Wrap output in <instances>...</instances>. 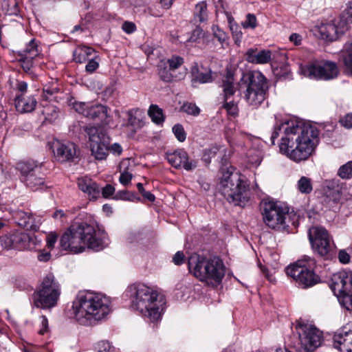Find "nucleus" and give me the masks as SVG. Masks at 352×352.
<instances>
[{
  "instance_id": "f257e3e1",
  "label": "nucleus",
  "mask_w": 352,
  "mask_h": 352,
  "mask_svg": "<svg viewBox=\"0 0 352 352\" xmlns=\"http://www.w3.org/2000/svg\"><path fill=\"white\" fill-rule=\"evenodd\" d=\"M282 127L284 128V135L279 145L280 151L294 162L307 160L319 143L318 129L310 124H282L274 128L271 137L273 144Z\"/></svg>"
},
{
  "instance_id": "f03ea898",
  "label": "nucleus",
  "mask_w": 352,
  "mask_h": 352,
  "mask_svg": "<svg viewBox=\"0 0 352 352\" xmlns=\"http://www.w3.org/2000/svg\"><path fill=\"white\" fill-rule=\"evenodd\" d=\"M107 234L85 222L75 223L60 238V245L65 250L74 253L83 252L86 248L100 251L108 245Z\"/></svg>"
},
{
  "instance_id": "7ed1b4c3",
  "label": "nucleus",
  "mask_w": 352,
  "mask_h": 352,
  "mask_svg": "<svg viewBox=\"0 0 352 352\" xmlns=\"http://www.w3.org/2000/svg\"><path fill=\"white\" fill-rule=\"evenodd\" d=\"M75 320L85 326H94L111 311V302L105 295L94 292L79 293L73 302Z\"/></svg>"
},
{
  "instance_id": "20e7f679",
  "label": "nucleus",
  "mask_w": 352,
  "mask_h": 352,
  "mask_svg": "<svg viewBox=\"0 0 352 352\" xmlns=\"http://www.w3.org/2000/svg\"><path fill=\"white\" fill-rule=\"evenodd\" d=\"M126 293L131 300V307L151 322H157L162 318L165 302L162 296L144 284L130 285Z\"/></svg>"
},
{
  "instance_id": "39448f33",
  "label": "nucleus",
  "mask_w": 352,
  "mask_h": 352,
  "mask_svg": "<svg viewBox=\"0 0 352 352\" xmlns=\"http://www.w3.org/2000/svg\"><path fill=\"white\" fill-rule=\"evenodd\" d=\"M188 266L195 277L213 287L221 283L226 274L225 265L217 256L206 258L193 254L188 258Z\"/></svg>"
},
{
  "instance_id": "423d86ee",
  "label": "nucleus",
  "mask_w": 352,
  "mask_h": 352,
  "mask_svg": "<svg viewBox=\"0 0 352 352\" xmlns=\"http://www.w3.org/2000/svg\"><path fill=\"white\" fill-rule=\"evenodd\" d=\"M269 85L266 77L259 71L244 75L239 82L242 98L252 109H258L268 96Z\"/></svg>"
},
{
  "instance_id": "0eeeda50",
  "label": "nucleus",
  "mask_w": 352,
  "mask_h": 352,
  "mask_svg": "<svg viewBox=\"0 0 352 352\" xmlns=\"http://www.w3.org/2000/svg\"><path fill=\"white\" fill-rule=\"evenodd\" d=\"M248 187L244 175L238 172L227 170L221 178L219 190L229 202L243 206L249 199Z\"/></svg>"
},
{
  "instance_id": "6e6552de",
  "label": "nucleus",
  "mask_w": 352,
  "mask_h": 352,
  "mask_svg": "<svg viewBox=\"0 0 352 352\" xmlns=\"http://www.w3.org/2000/svg\"><path fill=\"white\" fill-rule=\"evenodd\" d=\"M295 333L291 346L297 352H314L323 340L322 332L314 324L299 320L295 325Z\"/></svg>"
},
{
  "instance_id": "1a4fd4ad",
  "label": "nucleus",
  "mask_w": 352,
  "mask_h": 352,
  "mask_svg": "<svg viewBox=\"0 0 352 352\" xmlns=\"http://www.w3.org/2000/svg\"><path fill=\"white\" fill-rule=\"evenodd\" d=\"M60 294V284L52 274H48L34 294V304L37 308L52 309L57 305Z\"/></svg>"
},
{
  "instance_id": "9d476101",
  "label": "nucleus",
  "mask_w": 352,
  "mask_h": 352,
  "mask_svg": "<svg viewBox=\"0 0 352 352\" xmlns=\"http://www.w3.org/2000/svg\"><path fill=\"white\" fill-rule=\"evenodd\" d=\"M314 259L305 256L286 268L287 276L292 277L302 288L312 287L319 283L320 277L314 272Z\"/></svg>"
},
{
  "instance_id": "9b49d317",
  "label": "nucleus",
  "mask_w": 352,
  "mask_h": 352,
  "mask_svg": "<svg viewBox=\"0 0 352 352\" xmlns=\"http://www.w3.org/2000/svg\"><path fill=\"white\" fill-rule=\"evenodd\" d=\"M331 289L340 303L348 311H352V272H339L333 274Z\"/></svg>"
},
{
  "instance_id": "f8f14e48",
  "label": "nucleus",
  "mask_w": 352,
  "mask_h": 352,
  "mask_svg": "<svg viewBox=\"0 0 352 352\" xmlns=\"http://www.w3.org/2000/svg\"><path fill=\"white\" fill-rule=\"evenodd\" d=\"M42 163L34 160H28L17 164L16 169L21 174V181L25 185L37 190L44 185V175L41 172Z\"/></svg>"
},
{
  "instance_id": "ddd939ff",
  "label": "nucleus",
  "mask_w": 352,
  "mask_h": 352,
  "mask_svg": "<svg viewBox=\"0 0 352 352\" xmlns=\"http://www.w3.org/2000/svg\"><path fill=\"white\" fill-rule=\"evenodd\" d=\"M263 215L265 224L272 229L285 230L288 227V210L274 201L264 203Z\"/></svg>"
},
{
  "instance_id": "4468645a",
  "label": "nucleus",
  "mask_w": 352,
  "mask_h": 352,
  "mask_svg": "<svg viewBox=\"0 0 352 352\" xmlns=\"http://www.w3.org/2000/svg\"><path fill=\"white\" fill-rule=\"evenodd\" d=\"M304 76L316 80H329L338 76L336 63L331 61L315 62L301 68Z\"/></svg>"
},
{
  "instance_id": "2eb2a0df",
  "label": "nucleus",
  "mask_w": 352,
  "mask_h": 352,
  "mask_svg": "<svg viewBox=\"0 0 352 352\" xmlns=\"http://www.w3.org/2000/svg\"><path fill=\"white\" fill-rule=\"evenodd\" d=\"M309 239L314 250L320 256H326L330 252L331 239L325 228L312 227L309 230Z\"/></svg>"
},
{
  "instance_id": "dca6fc26",
  "label": "nucleus",
  "mask_w": 352,
  "mask_h": 352,
  "mask_svg": "<svg viewBox=\"0 0 352 352\" xmlns=\"http://www.w3.org/2000/svg\"><path fill=\"white\" fill-rule=\"evenodd\" d=\"M53 152L56 159L61 162L74 161L78 157L76 145L70 142L54 143Z\"/></svg>"
},
{
  "instance_id": "f3484780",
  "label": "nucleus",
  "mask_w": 352,
  "mask_h": 352,
  "mask_svg": "<svg viewBox=\"0 0 352 352\" xmlns=\"http://www.w3.org/2000/svg\"><path fill=\"white\" fill-rule=\"evenodd\" d=\"M168 162L175 168H184L186 170L190 171L197 167V162L189 160L188 153L183 149H178L173 153L166 154Z\"/></svg>"
},
{
  "instance_id": "a211bd4d",
  "label": "nucleus",
  "mask_w": 352,
  "mask_h": 352,
  "mask_svg": "<svg viewBox=\"0 0 352 352\" xmlns=\"http://www.w3.org/2000/svg\"><path fill=\"white\" fill-rule=\"evenodd\" d=\"M333 346L342 352H352V324H347L336 333Z\"/></svg>"
},
{
  "instance_id": "6ab92c4d",
  "label": "nucleus",
  "mask_w": 352,
  "mask_h": 352,
  "mask_svg": "<svg viewBox=\"0 0 352 352\" xmlns=\"http://www.w3.org/2000/svg\"><path fill=\"white\" fill-rule=\"evenodd\" d=\"M13 217L19 226L28 230H38L41 223L40 219H36L31 214L21 210H15L13 213Z\"/></svg>"
},
{
  "instance_id": "aec40b11",
  "label": "nucleus",
  "mask_w": 352,
  "mask_h": 352,
  "mask_svg": "<svg viewBox=\"0 0 352 352\" xmlns=\"http://www.w3.org/2000/svg\"><path fill=\"white\" fill-rule=\"evenodd\" d=\"M342 25L339 23L336 25L333 23L322 24L318 27V32L322 39L327 41L337 40L345 32H342Z\"/></svg>"
},
{
  "instance_id": "412c9836",
  "label": "nucleus",
  "mask_w": 352,
  "mask_h": 352,
  "mask_svg": "<svg viewBox=\"0 0 352 352\" xmlns=\"http://www.w3.org/2000/svg\"><path fill=\"white\" fill-rule=\"evenodd\" d=\"M35 241L36 238L34 235L22 232H12V242H14V248L32 249L35 245Z\"/></svg>"
},
{
  "instance_id": "4be33fe9",
  "label": "nucleus",
  "mask_w": 352,
  "mask_h": 352,
  "mask_svg": "<svg viewBox=\"0 0 352 352\" xmlns=\"http://www.w3.org/2000/svg\"><path fill=\"white\" fill-rule=\"evenodd\" d=\"M78 186L82 192L88 195L90 199H95L100 195V187L95 182L89 177H85L78 178Z\"/></svg>"
},
{
  "instance_id": "5701e85b",
  "label": "nucleus",
  "mask_w": 352,
  "mask_h": 352,
  "mask_svg": "<svg viewBox=\"0 0 352 352\" xmlns=\"http://www.w3.org/2000/svg\"><path fill=\"white\" fill-rule=\"evenodd\" d=\"M190 74L192 82L204 84L213 80L211 70L203 66L199 67L197 64L191 67Z\"/></svg>"
},
{
  "instance_id": "b1692460",
  "label": "nucleus",
  "mask_w": 352,
  "mask_h": 352,
  "mask_svg": "<svg viewBox=\"0 0 352 352\" xmlns=\"http://www.w3.org/2000/svg\"><path fill=\"white\" fill-rule=\"evenodd\" d=\"M246 60L253 64H265L272 59V52L270 50L258 51L257 49L250 48L246 54Z\"/></svg>"
},
{
  "instance_id": "393cba45",
  "label": "nucleus",
  "mask_w": 352,
  "mask_h": 352,
  "mask_svg": "<svg viewBox=\"0 0 352 352\" xmlns=\"http://www.w3.org/2000/svg\"><path fill=\"white\" fill-rule=\"evenodd\" d=\"M85 131L89 138V146L98 144H109L106 132L101 127L87 126Z\"/></svg>"
},
{
  "instance_id": "a878e982",
  "label": "nucleus",
  "mask_w": 352,
  "mask_h": 352,
  "mask_svg": "<svg viewBox=\"0 0 352 352\" xmlns=\"http://www.w3.org/2000/svg\"><path fill=\"white\" fill-rule=\"evenodd\" d=\"M16 109L21 113H30L34 110L37 101L31 96L25 97L23 94L16 96L14 100Z\"/></svg>"
},
{
  "instance_id": "bb28decb",
  "label": "nucleus",
  "mask_w": 352,
  "mask_h": 352,
  "mask_svg": "<svg viewBox=\"0 0 352 352\" xmlns=\"http://www.w3.org/2000/svg\"><path fill=\"white\" fill-rule=\"evenodd\" d=\"M342 197V187L338 184V181H330L325 190V201L327 204L338 203Z\"/></svg>"
},
{
  "instance_id": "cd10ccee",
  "label": "nucleus",
  "mask_w": 352,
  "mask_h": 352,
  "mask_svg": "<svg viewBox=\"0 0 352 352\" xmlns=\"http://www.w3.org/2000/svg\"><path fill=\"white\" fill-rule=\"evenodd\" d=\"M158 76L160 78L166 82H170L177 78L173 71L167 65L165 60H162L157 65Z\"/></svg>"
},
{
  "instance_id": "c85d7f7f",
  "label": "nucleus",
  "mask_w": 352,
  "mask_h": 352,
  "mask_svg": "<svg viewBox=\"0 0 352 352\" xmlns=\"http://www.w3.org/2000/svg\"><path fill=\"white\" fill-rule=\"evenodd\" d=\"M107 111L108 108L106 106L89 104L88 112L86 113V117L91 119L99 118L102 120L107 117Z\"/></svg>"
},
{
  "instance_id": "c756f323",
  "label": "nucleus",
  "mask_w": 352,
  "mask_h": 352,
  "mask_svg": "<svg viewBox=\"0 0 352 352\" xmlns=\"http://www.w3.org/2000/svg\"><path fill=\"white\" fill-rule=\"evenodd\" d=\"M94 50L87 46H79L74 52V60L77 63L85 62L91 56Z\"/></svg>"
},
{
  "instance_id": "7c9ffc66",
  "label": "nucleus",
  "mask_w": 352,
  "mask_h": 352,
  "mask_svg": "<svg viewBox=\"0 0 352 352\" xmlns=\"http://www.w3.org/2000/svg\"><path fill=\"white\" fill-rule=\"evenodd\" d=\"M340 57L346 66V72L349 75L352 76V43L344 46L343 50L340 52Z\"/></svg>"
},
{
  "instance_id": "2f4dec72",
  "label": "nucleus",
  "mask_w": 352,
  "mask_h": 352,
  "mask_svg": "<svg viewBox=\"0 0 352 352\" xmlns=\"http://www.w3.org/2000/svg\"><path fill=\"white\" fill-rule=\"evenodd\" d=\"M109 144H98L90 146L91 155L96 160H103L107 158L109 154Z\"/></svg>"
},
{
  "instance_id": "473e14b6",
  "label": "nucleus",
  "mask_w": 352,
  "mask_h": 352,
  "mask_svg": "<svg viewBox=\"0 0 352 352\" xmlns=\"http://www.w3.org/2000/svg\"><path fill=\"white\" fill-rule=\"evenodd\" d=\"M234 80V76L230 74H227L223 79L222 87L226 100L235 93Z\"/></svg>"
},
{
  "instance_id": "72a5a7b5",
  "label": "nucleus",
  "mask_w": 352,
  "mask_h": 352,
  "mask_svg": "<svg viewBox=\"0 0 352 352\" xmlns=\"http://www.w3.org/2000/svg\"><path fill=\"white\" fill-rule=\"evenodd\" d=\"M352 23V2H349L344 10L340 14L339 24L342 25V32L348 30V25Z\"/></svg>"
},
{
  "instance_id": "f704fd0d",
  "label": "nucleus",
  "mask_w": 352,
  "mask_h": 352,
  "mask_svg": "<svg viewBox=\"0 0 352 352\" xmlns=\"http://www.w3.org/2000/svg\"><path fill=\"white\" fill-rule=\"evenodd\" d=\"M148 114L151 118V120L157 124H160L164 121L163 110L157 104H151L150 106Z\"/></svg>"
},
{
  "instance_id": "c9c22d12",
  "label": "nucleus",
  "mask_w": 352,
  "mask_h": 352,
  "mask_svg": "<svg viewBox=\"0 0 352 352\" xmlns=\"http://www.w3.org/2000/svg\"><path fill=\"white\" fill-rule=\"evenodd\" d=\"M298 190L302 194L308 195L313 190L312 180L305 176H302L296 184Z\"/></svg>"
},
{
  "instance_id": "e433bc0d",
  "label": "nucleus",
  "mask_w": 352,
  "mask_h": 352,
  "mask_svg": "<svg viewBox=\"0 0 352 352\" xmlns=\"http://www.w3.org/2000/svg\"><path fill=\"white\" fill-rule=\"evenodd\" d=\"M195 21L202 23L207 20V5L204 2L198 3L195 9Z\"/></svg>"
},
{
  "instance_id": "4c0bfd02",
  "label": "nucleus",
  "mask_w": 352,
  "mask_h": 352,
  "mask_svg": "<svg viewBox=\"0 0 352 352\" xmlns=\"http://www.w3.org/2000/svg\"><path fill=\"white\" fill-rule=\"evenodd\" d=\"M19 56H24L28 58H35L38 55V50L37 45L34 39L30 41L25 49L21 50L18 52Z\"/></svg>"
},
{
  "instance_id": "58836bf2",
  "label": "nucleus",
  "mask_w": 352,
  "mask_h": 352,
  "mask_svg": "<svg viewBox=\"0 0 352 352\" xmlns=\"http://www.w3.org/2000/svg\"><path fill=\"white\" fill-rule=\"evenodd\" d=\"M337 175L342 179H351L352 178V161H349L342 165L338 170Z\"/></svg>"
},
{
  "instance_id": "ea45409f",
  "label": "nucleus",
  "mask_w": 352,
  "mask_h": 352,
  "mask_svg": "<svg viewBox=\"0 0 352 352\" xmlns=\"http://www.w3.org/2000/svg\"><path fill=\"white\" fill-rule=\"evenodd\" d=\"M214 36L217 38L219 42L223 47L224 44H227L228 36L225 32L221 30L218 26L214 25L212 28Z\"/></svg>"
},
{
  "instance_id": "a19ab883",
  "label": "nucleus",
  "mask_w": 352,
  "mask_h": 352,
  "mask_svg": "<svg viewBox=\"0 0 352 352\" xmlns=\"http://www.w3.org/2000/svg\"><path fill=\"white\" fill-rule=\"evenodd\" d=\"M165 62L167 63V65L174 72L184 63V59L180 56H173L170 58L165 60Z\"/></svg>"
},
{
  "instance_id": "79ce46f5",
  "label": "nucleus",
  "mask_w": 352,
  "mask_h": 352,
  "mask_svg": "<svg viewBox=\"0 0 352 352\" xmlns=\"http://www.w3.org/2000/svg\"><path fill=\"white\" fill-rule=\"evenodd\" d=\"M173 132L175 134L176 138L179 142H184L186 138V134L185 133V131L184 129V127L181 124H175L173 127Z\"/></svg>"
},
{
  "instance_id": "37998d69",
  "label": "nucleus",
  "mask_w": 352,
  "mask_h": 352,
  "mask_svg": "<svg viewBox=\"0 0 352 352\" xmlns=\"http://www.w3.org/2000/svg\"><path fill=\"white\" fill-rule=\"evenodd\" d=\"M182 108L186 113L192 116H197L200 112V109H199V107H197L195 104L191 103L184 104Z\"/></svg>"
},
{
  "instance_id": "c03bdc74",
  "label": "nucleus",
  "mask_w": 352,
  "mask_h": 352,
  "mask_svg": "<svg viewBox=\"0 0 352 352\" xmlns=\"http://www.w3.org/2000/svg\"><path fill=\"white\" fill-rule=\"evenodd\" d=\"M223 107L226 109L228 113L232 116H236L238 113V106L233 101L226 102L223 104Z\"/></svg>"
},
{
  "instance_id": "a18cd8bd",
  "label": "nucleus",
  "mask_w": 352,
  "mask_h": 352,
  "mask_svg": "<svg viewBox=\"0 0 352 352\" xmlns=\"http://www.w3.org/2000/svg\"><path fill=\"white\" fill-rule=\"evenodd\" d=\"M1 242L5 248H14V242H12V233L2 236L1 237Z\"/></svg>"
},
{
  "instance_id": "49530a36",
  "label": "nucleus",
  "mask_w": 352,
  "mask_h": 352,
  "mask_svg": "<svg viewBox=\"0 0 352 352\" xmlns=\"http://www.w3.org/2000/svg\"><path fill=\"white\" fill-rule=\"evenodd\" d=\"M244 28H254L256 26V18L253 14H248L246 16V20L243 23Z\"/></svg>"
},
{
  "instance_id": "de8ad7c7",
  "label": "nucleus",
  "mask_w": 352,
  "mask_h": 352,
  "mask_svg": "<svg viewBox=\"0 0 352 352\" xmlns=\"http://www.w3.org/2000/svg\"><path fill=\"white\" fill-rule=\"evenodd\" d=\"M19 60L21 62V67L25 72H29L32 67L33 65V59L34 58H28L24 56H20Z\"/></svg>"
},
{
  "instance_id": "09e8293b",
  "label": "nucleus",
  "mask_w": 352,
  "mask_h": 352,
  "mask_svg": "<svg viewBox=\"0 0 352 352\" xmlns=\"http://www.w3.org/2000/svg\"><path fill=\"white\" fill-rule=\"evenodd\" d=\"M89 104L85 102H76L74 104V109L79 113L86 117V113L88 112Z\"/></svg>"
},
{
  "instance_id": "8fccbe9b",
  "label": "nucleus",
  "mask_w": 352,
  "mask_h": 352,
  "mask_svg": "<svg viewBox=\"0 0 352 352\" xmlns=\"http://www.w3.org/2000/svg\"><path fill=\"white\" fill-rule=\"evenodd\" d=\"M132 178V173L125 170L121 173L119 181L122 185L127 186L131 182Z\"/></svg>"
},
{
  "instance_id": "3c124183",
  "label": "nucleus",
  "mask_w": 352,
  "mask_h": 352,
  "mask_svg": "<svg viewBox=\"0 0 352 352\" xmlns=\"http://www.w3.org/2000/svg\"><path fill=\"white\" fill-rule=\"evenodd\" d=\"M96 349L98 352H111L112 346L108 341H100L97 344Z\"/></svg>"
},
{
  "instance_id": "603ef678",
  "label": "nucleus",
  "mask_w": 352,
  "mask_h": 352,
  "mask_svg": "<svg viewBox=\"0 0 352 352\" xmlns=\"http://www.w3.org/2000/svg\"><path fill=\"white\" fill-rule=\"evenodd\" d=\"M58 91V88L56 82H52V85H45L43 87V93L52 96Z\"/></svg>"
},
{
  "instance_id": "864d4df0",
  "label": "nucleus",
  "mask_w": 352,
  "mask_h": 352,
  "mask_svg": "<svg viewBox=\"0 0 352 352\" xmlns=\"http://www.w3.org/2000/svg\"><path fill=\"white\" fill-rule=\"evenodd\" d=\"M340 123L342 126L346 129L352 128V113H348L343 118H340Z\"/></svg>"
},
{
  "instance_id": "5fc2aeb1",
  "label": "nucleus",
  "mask_w": 352,
  "mask_h": 352,
  "mask_svg": "<svg viewBox=\"0 0 352 352\" xmlns=\"http://www.w3.org/2000/svg\"><path fill=\"white\" fill-rule=\"evenodd\" d=\"M99 63L95 58H91L85 67V69L89 73H93L98 67Z\"/></svg>"
},
{
  "instance_id": "6e6d98bb",
  "label": "nucleus",
  "mask_w": 352,
  "mask_h": 352,
  "mask_svg": "<svg viewBox=\"0 0 352 352\" xmlns=\"http://www.w3.org/2000/svg\"><path fill=\"white\" fill-rule=\"evenodd\" d=\"M122 29L126 33L131 34L135 31L136 27L135 25L132 22L124 21L122 24Z\"/></svg>"
},
{
  "instance_id": "4d7b16f0",
  "label": "nucleus",
  "mask_w": 352,
  "mask_h": 352,
  "mask_svg": "<svg viewBox=\"0 0 352 352\" xmlns=\"http://www.w3.org/2000/svg\"><path fill=\"white\" fill-rule=\"evenodd\" d=\"M58 235L55 233H50L47 236V246L48 248H53L57 241Z\"/></svg>"
},
{
  "instance_id": "13d9d810",
  "label": "nucleus",
  "mask_w": 352,
  "mask_h": 352,
  "mask_svg": "<svg viewBox=\"0 0 352 352\" xmlns=\"http://www.w3.org/2000/svg\"><path fill=\"white\" fill-rule=\"evenodd\" d=\"M202 34V30L199 28H196L191 33L190 36L188 38V42H196L200 38Z\"/></svg>"
},
{
  "instance_id": "bf43d9fd",
  "label": "nucleus",
  "mask_w": 352,
  "mask_h": 352,
  "mask_svg": "<svg viewBox=\"0 0 352 352\" xmlns=\"http://www.w3.org/2000/svg\"><path fill=\"white\" fill-rule=\"evenodd\" d=\"M115 192V188L110 184L106 185L104 188L102 189V195L103 197L108 198L111 195H112Z\"/></svg>"
},
{
  "instance_id": "052dcab7",
  "label": "nucleus",
  "mask_w": 352,
  "mask_h": 352,
  "mask_svg": "<svg viewBox=\"0 0 352 352\" xmlns=\"http://www.w3.org/2000/svg\"><path fill=\"white\" fill-rule=\"evenodd\" d=\"M41 327L38 331L39 334L44 335L48 330V320L45 316L41 317Z\"/></svg>"
},
{
  "instance_id": "680f3d73",
  "label": "nucleus",
  "mask_w": 352,
  "mask_h": 352,
  "mask_svg": "<svg viewBox=\"0 0 352 352\" xmlns=\"http://www.w3.org/2000/svg\"><path fill=\"white\" fill-rule=\"evenodd\" d=\"M184 254L182 252L178 251L173 256V261L175 265H179L184 262Z\"/></svg>"
},
{
  "instance_id": "e2e57ef3",
  "label": "nucleus",
  "mask_w": 352,
  "mask_h": 352,
  "mask_svg": "<svg viewBox=\"0 0 352 352\" xmlns=\"http://www.w3.org/2000/svg\"><path fill=\"white\" fill-rule=\"evenodd\" d=\"M338 258L342 263H348L350 259V254L345 250H340L338 254Z\"/></svg>"
},
{
  "instance_id": "0e129e2a",
  "label": "nucleus",
  "mask_w": 352,
  "mask_h": 352,
  "mask_svg": "<svg viewBox=\"0 0 352 352\" xmlns=\"http://www.w3.org/2000/svg\"><path fill=\"white\" fill-rule=\"evenodd\" d=\"M109 151L112 152L113 154L120 155L122 152V148L119 144L114 143L110 147L109 146Z\"/></svg>"
},
{
  "instance_id": "69168bd1",
  "label": "nucleus",
  "mask_w": 352,
  "mask_h": 352,
  "mask_svg": "<svg viewBox=\"0 0 352 352\" xmlns=\"http://www.w3.org/2000/svg\"><path fill=\"white\" fill-rule=\"evenodd\" d=\"M16 89L20 92L25 93L28 89V84L24 81H18L16 84Z\"/></svg>"
},
{
  "instance_id": "338daca9",
  "label": "nucleus",
  "mask_w": 352,
  "mask_h": 352,
  "mask_svg": "<svg viewBox=\"0 0 352 352\" xmlns=\"http://www.w3.org/2000/svg\"><path fill=\"white\" fill-rule=\"evenodd\" d=\"M289 41L294 42L295 45H298L300 43V36L296 33H293L289 36Z\"/></svg>"
},
{
  "instance_id": "774afa93",
  "label": "nucleus",
  "mask_w": 352,
  "mask_h": 352,
  "mask_svg": "<svg viewBox=\"0 0 352 352\" xmlns=\"http://www.w3.org/2000/svg\"><path fill=\"white\" fill-rule=\"evenodd\" d=\"M175 0H160L161 6L163 8L168 10L171 8Z\"/></svg>"
}]
</instances>
